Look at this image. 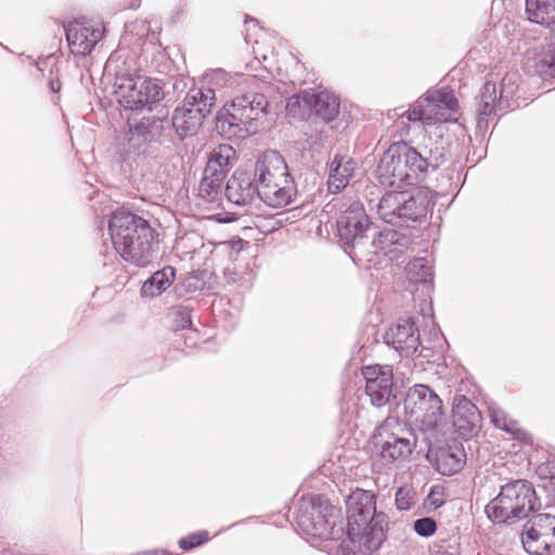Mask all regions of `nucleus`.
Wrapping results in <instances>:
<instances>
[{
    "instance_id": "10",
    "label": "nucleus",
    "mask_w": 555,
    "mask_h": 555,
    "mask_svg": "<svg viewBox=\"0 0 555 555\" xmlns=\"http://www.w3.org/2000/svg\"><path fill=\"white\" fill-rule=\"evenodd\" d=\"M409 420L422 431L436 429L443 421L444 410L440 397L427 385L411 387L404 401Z\"/></svg>"
},
{
    "instance_id": "35",
    "label": "nucleus",
    "mask_w": 555,
    "mask_h": 555,
    "mask_svg": "<svg viewBox=\"0 0 555 555\" xmlns=\"http://www.w3.org/2000/svg\"><path fill=\"white\" fill-rule=\"evenodd\" d=\"M399 242V234L393 230H385L379 233L378 240L376 242V245L378 248L387 256H396L397 255V248L391 249L388 248V243L398 244Z\"/></svg>"
},
{
    "instance_id": "4",
    "label": "nucleus",
    "mask_w": 555,
    "mask_h": 555,
    "mask_svg": "<svg viewBox=\"0 0 555 555\" xmlns=\"http://www.w3.org/2000/svg\"><path fill=\"white\" fill-rule=\"evenodd\" d=\"M255 175L258 179V195L268 206L282 208L292 203L296 186L280 153L264 152L256 163Z\"/></svg>"
},
{
    "instance_id": "26",
    "label": "nucleus",
    "mask_w": 555,
    "mask_h": 555,
    "mask_svg": "<svg viewBox=\"0 0 555 555\" xmlns=\"http://www.w3.org/2000/svg\"><path fill=\"white\" fill-rule=\"evenodd\" d=\"M176 278V270L173 267H165L156 271L149 280H146L141 287V295L143 297H157L162 295L173 283Z\"/></svg>"
},
{
    "instance_id": "1",
    "label": "nucleus",
    "mask_w": 555,
    "mask_h": 555,
    "mask_svg": "<svg viewBox=\"0 0 555 555\" xmlns=\"http://www.w3.org/2000/svg\"><path fill=\"white\" fill-rule=\"evenodd\" d=\"M114 249L120 257L138 267L150 263L157 233L144 218L125 210H115L108 222Z\"/></svg>"
},
{
    "instance_id": "40",
    "label": "nucleus",
    "mask_w": 555,
    "mask_h": 555,
    "mask_svg": "<svg viewBox=\"0 0 555 555\" xmlns=\"http://www.w3.org/2000/svg\"><path fill=\"white\" fill-rule=\"evenodd\" d=\"M543 67L552 68L555 67V53L541 60Z\"/></svg>"
},
{
    "instance_id": "28",
    "label": "nucleus",
    "mask_w": 555,
    "mask_h": 555,
    "mask_svg": "<svg viewBox=\"0 0 555 555\" xmlns=\"http://www.w3.org/2000/svg\"><path fill=\"white\" fill-rule=\"evenodd\" d=\"M224 177L211 176L204 169V176L198 185V196L206 203L220 205Z\"/></svg>"
},
{
    "instance_id": "27",
    "label": "nucleus",
    "mask_w": 555,
    "mask_h": 555,
    "mask_svg": "<svg viewBox=\"0 0 555 555\" xmlns=\"http://www.w3.org/2000/svg\"><path fill=\"white\" fill-rule=\"evenodd\" d=\"M528 20L540 25L555 23V0H526Z\"/></svg>"
},
{
    "instance_id": "16",
    "label": "nucleus",
    "mask_w": 555,
    "mask_h": 555,
    "mask_svg": "<svg viewBox=\"0 0 555 555\" xmlns=\"http://www.w3.org/2000/svg\"><path fill=\"white\" fill-rule=\"evenodd\" d=\"M369 218L360 203H352L337 219V232L347 244L363 237L369 228Z\"/></svg>"
},
{
    "instance_id": "29",
    "label": "nucleus",
    "mask_w": 555,
    "mask_h": 555,
    "mask_svg": "<svg viewBox=\"0 0 555 555\" xmlns=\"http://www.w3.org/2000/svg\"><path fill=\"white\" fill-rule=\"evenodd\" d=\"M479 113L481 115H490L493 112V105L498 99L496 86L493 80H487L483 85L480 95Z\"/></svg>"
},
{
    "instance_id": "32",
    "label": "nucleus",
    "mask_w": 555,
    "mask_h": 555,
    "mask_svg": "<svg viewBox=\"0 0 555 555\" xmlns=\"http://www.w3.org/2000/svg\"><path fill=\"white\" fill-rule=\"evenodd\" d=\"M521 76L517 70L506 72L501 80L500 96H514L518 90Z\"/></svg>"
},
{
    "instance_id": "30",
    "label": "nucleus",
    "mask_w": 555,
    "mask_h": 555,
    "mask_svg": "<svg viewBox=\"0 0 555 555\" xmlns=\"http://www.w3.org/2000/svg\"><path fill=\"white\" fill-rule=\"evenodd\" d=\"M278 40L269 35L261 36L253 46V52L258 60L267 61L274 56V44Z\"/></svg>"
},
{
    "instance_id": "20",
    "label": "nucleus",
    "mask_w": 555,
    "mask_h": 555,
    "mask_svg": "<svg viewBox=\"0 0 555 555\" xmlns=\"http://www.w3.org/2000/svg\"><path fill=\"white\" fill-rule=\"evenodd\" d=\"M224 193L231 203L243 206L254 201L258 189L247 173L234 172L225 185Z\"/></svg>"
},
{
    "instance_id": "8",
    "label": "nucleus",
    "mask_w": 555,
    "mask_h": 555,
    "mask_svg": "<svg viewBox=\"0 0 555 555\" xmlns=\"http://www.w3.org/2000/svg\"><path fill=\"white\" fill-rule=\"evenodd\" d=\"M268 106L261 93H247L232 100L227 114L219 118L217 127L228 139L244 138L251 131L253 122L262 116Z\"/></svg>"
},
{
    "instance_id": "21",
    "label": "nucleus",
    "mask_w": 555,
    "mask_h": 555,
    "mask_svg": "<svg viewBox=\"0 0 555 555\" xmlns=\"http://www.w3.org/2000/svg\"><path fill=\"white\" fill-rule=\"evenodd\" d=\"M466 463L462 446L441 447L435 452V467L441 475L451 476L459 473Z\"/></svg>"
},
{
    "instance_id": "24",
    "label": "nucleus",
    "mask_w": 555,
    "mask_h": 555,
    "mask_svg": "<svg viewBox=\"0 0 555 555\" xmlns=\"http://www.w3.org/2000/svg\"><path fill=\"white\" fill-rule=\"evenodd\" d=\"M356 169V163L351 158H344L335 156L332 162L330 176H328V190L333 193L344 190L350 179L352 178Z\"/></svg>"
},
{
    "instance_id": "42",
    "label": "nucleus",
    "mask_w": 555,
    "mask_h": 555,
    "mask_svg": "<svg viewBox=\"0 0 555 555\" xmlns=\"http://www.w3.org/2000/svg\"><path fill=\"white\" fill-rule=\"evenodd\" d=\"M223 77H224V74H223V73H218V74L216 75V78H223Z\"/></svg>"
},
{
    "instance_id": "39",
    "label": "nucleus",
    "mask_w": 555,
    "mask_h": 555,
    "mask_svg": "<svg viewBox=\"0 0 555 555\" xmlns=\"http://www.w3.org/2000/svg\"><path fill=\"white\" fill-rule=\"evenodd\" d=\"M49 87L52 92L57 93L62 89V82L60 81L59 78H54L49 81Z\"/></svg>"
},
{
    "instance_id": "22",
    "label": "nucleus",
    "mask_w": 555,
    "mask_h": 555,
    "mask_svg": "<svg viewBox=\"0 0 555 555\" xmlns=\"http://www.w3.org/2000/svg\"><path fill=\"white\" fill-rule=\"evenodd\" d=\"M478 421V409L472 401L462 398L455 403L452 422L461 436H470L476 429Z\"/></svg>"
},
{
    "instance_id": "9",
    "label": "nucleus",
    "mask_w": 555,
    "mask_h": 555,
    "mask_svg": "<svg viewBox=\"0 0 555 555\" xmlns=\"http://www.w3.org/2000/svg\"><path fill=\"white\" fill-rule=\"evenodd\" d=\"M115 87L117 101L130 111H151L165 95L156 79L143 75H120L116 78Z\"/></svg>"
},
{
    "instance_id": "25",
    "label": "nucleus",
    "mask_w": 555,
    "mask_h": 555,
    "mask_svg": "<svg viewBox=\"0 0 555 555\" xmlns=\"http://www.w3.org/2000/svg\"><path fill=\"white\" fill-rule=\"evenodd\" d=\"M490 417L496 428L508 433L514 439L524 444H532V436L526 429L520 427L519 423L511 418L503 410H492Z\"/></svg>"
},
{
    "instance_id": "38",
    "label": "nucleus",
    "mask_w": 555,
    "mask_h": 555,
    "mask_svg": "<svg viewBox=\"0 0 555 555\" xmlns=\"http://www.w3.org/2000/svg\"><path fill=\"white\" fill-rule=\"evenodd\" d=\"M437 525L433 518L425 517L414 522V530L423 537H430L436 532Z\"/></svg>"
},
{
    "instance_id": "17",
    "label": "nucleus",
    "mask_w": 555,
    "mask_h": 555,
    "mask_svg": "<svg viewBox=\"0 0 555 555\" xmlns=\"http://www.w3.org/2000/svg\"><path fill=\"white\" fill-rule=\"evenodd\" d=\"M338 514L339 511L328 500L317 496L312 501L310 524L306 526V529L312 535L325 539L332 533Z\"/></svg>"
},
{
    "instance_id": "14",
    "label": "nucleus",
    "mask_w": 555,
    "mask_h": 555,
    "mask_svg": "<svg viewBox=\"0 0 555 555\" xmlns=\"http://www.w3.org/2000/svg\"><path fill=\"white\" fill-rule=\"evenodd\" d=\"M65 33L70 52L86 56L102 40L105 27L98 22L74 21L66 26Z\"/></svg>"
},
{
    "instance_id": "13",
    "label": "nucleus",
    "mask_w": 555,
    "mask_h": 555,
    "mask_svg": "<svg viewBox=\"0 0 555 555\" xmlns=\"http://www.w3.org/2000/svg\"><path fill=\"white\" fill-rule=\"evenodd\" d=\"M521 542L532 555H555V516L539 514L526 527Z\"/></svg>"
},
{
    "instance_id": "41",
    "label": "nucleus",
    "mask_w": 555,
    "mask_h": 555,
    "mask_svg": "<svg viewBox=\"0 0 555 555\" xmlns=\"http://www.w3.org/2000/svg\"><path fill=\"white\" fill-rule=\"evenodd\" d=\"M147 555H171V554L165 550H156V551L150 552Z\"/></svg>"
},
{
    "instance_id": "18",
    "label": "nucleus",
    "mask_w": 555,
    "mask_h": 555,
    "mask_svg": "<svg viewBox=\"0 0 555 555\" xmlns=\"http://www.w3.org/2000/svg\"><path fill=\"white\" fill-rule=\"evenodd\" d=\"M385 341L400 353L409 356L417 350L420 335L414 322L410 319H404L389 327L385 334Z\"/></svg>"
},
{
    "instance_id": "37",
    "label": "nucleus",
    "mask_w": 555,
    "mask_h": 555,
    "mask_svg": "<svg viewBox=\"0 0 555 555\" xmlns=\"http://www.w3.org/2000/svg\"><path fill=\"white\" fill-rule=\"evenodd\" d=\"M414 504V491L409 487H400L396 492V505L401 511H408Z\"/></svg>"
},
{
    "instance_id": "5",
    "label": "nucleus",
    "mask_w": 555,
    "mask_h": 555,
    "mask_svg": "<svg viewBox=\"0 0 555 555\" xmlns=\"http://www.w3.org/2000/svg\"><path fill=\"white\" fill-rule=\"evenodd\" d=\"M371 442L384 464L401 465L411 459L418 438L406 424L388 417L375 428Z\"/></svg>"
},
{
    "instance_id": "33",
    "label": "nucleus",
    "mask_w": 555,
    "mask_h": 555,
    "mask_svg": "<svg viewBox=\"0 0 555 555\" xmlns=\"http://www.w3.org/2000/svg\"><path fill=\"white\" fill-rule=\"evenodd\" d=\"M446 488L441 485H435L431 487L428 495L426 496L424 506L428 512L436 511L446 503Z\"/></svg>"
},
{
    "instance_id": "15",
    "label": "nucleus",
    "mask_w": 555,
    "mask_h": 555,
    "mask_svg": "<svg viewBox=\"0 0 555 555\" xmlns=\"http://www.w3.org/2000/svg\"><path fill=\"white\" fill-rule=\"evenodd\" d=\"M362 375L365 379V392L372 404L385 405L393 389V370L390 365H366L362 367Z\"/></svg>"
},
{
    "instance_id": "3",
    "label": "nucleus",
    "mask_w": 555,
    "mask_h": 555,
    "mask_svg": "<svg viewBox=\"0 0 555 555\" xmlns=\"http://www.w3.org/2000/svg\"><path fill=\"white\" fill-rule=\"evenodd\" d=\"M428 162L405 142L392 143L383 154L376 178L384 186L401 189L420 186L427 172Z\"/></svg>"
},
{
    "instance_id": "6",
    "label": "nucleus",
    "mask_w": 555,
    "mask_h": 555,
    "mask_svg": "<svg viewBox=\"0 0 555 555\" xmlns=\"http://www.w3.org/2000/svg\"><path fill=\"white\" fill-rule=\"evenodd\" d=\"M431 203L433 193L428 188L412 186L385 193L377 212L387 223L404 224L425 218Z\"/></svg>"
},
{
    "instance_id": "34",
    "label": "nucleus",
    "mask_w": 555,
    "mask_h": 555,
    "mask_svg": "<svg viewBox=\"0 0 555 555\" xmlns=\"http://www.w3.org/2000/svg\"><path fill=\"white\" fill-rule=\"evenodd\" d=\"M538 474L543 480V487L555 494V459L541 464Z\"/></svg>"
},
{
    "instance_id": "31",
    "label": "nucleus",
    "mask_w": 555,
    "mask_h": 555,
    "mask_svg": "<svg viewBox=\"0 0 555 555\" xmlns=\"http://www.w3.org/2000/svg\"><path fill=\"white\" fill-rule=\"evenodd\" d=\"M210 539L211 535L208 530H198L181 538L178 544L181 550L188 552L206 544Z\"/></svg>"
},
{
    "instance_id": "12",
    "label": "nucleus",
    "mask_w": 555,
    "mask_h": 555,
    "mask_svg": "<svg viewBox=\"0 0 555 555\" xmlns=\"http://www.w3.org/2000/svg\"><path fill=\"white\" fill-rule=\"evenodd\" d=\"M216 94L212 88L193 90L183 104L175 109L172 126L181 138L195 134L205 117L215 105Z\"/></svg>"
},
{
    "instance_id": "19",
    "label": "nucleus",
    "mask_w": 555,
    "mask_h": 555,
    "mask_svg": "<svg viewBox=\"0 0 555 555\" xmlns=\"http://www.w3.org/2000/svg\"><path fill=\"white\" fill-rule=\"evenodd\" d=\"M302 100L324 121H332L339 115L340 100L333 92L327 90L306 92Z\"/></svg>"
},
{
    "instance_id": "2",
    "label": "nucleus",
    "mask_w": 555,
    "mask_h": 555,
    "mask_svg": "<svg viewBox=\"0 0 555 555\" xmlns=\"http://www.w3.org/2000/svg\"><path fill=\"white\" fill-rule=\"evenodd\" d=\"M347 534L351 542L365 551L376 548L384 535L387 516L376 512V494L363 490H353L347 499Z\"/></svg>"
},
{
    "instance_id": "36",
    "label": "nucleus",
    "mask_w": 555,
    "mask_h": 555,
    "mask_svg": "<svg viewBox=\"0 0 555 555\" xmlns=\"http://www.w3.org/2000/svg\"><path fill=\"white\" fill-rule=\"evenodd\" d=\"M408 274L415 281H425L430 275V268L426 266L424 259H415L406 266Z\"/></svg>"
},
{
    "instance_id": "11",
    "label": "nucleus",
    "mask_w": 555,
    "mask_h": 555,
    "mask_svg": "<svg viewBox=\"0 0 555 555\" xmlns=\"http://www.w3.org/2000/svg\"><path fill=\"white\" fill-rule=\"evenodd\" d=\"M457 109L459 102L454 92L449 88H440L420 98L404 115L410 121L433 125L457 120Z\"/></svg>"
},
{
    "instance_id": "7",
    "label": "nucleus",
    "mask_w": 555,
    "mask_h": 555,
    "mask_svg": "<svg viewBox=\"0 0 555 555\" xmlns=\"http://www.w3.org/2000/svg\"><path fill=\"white\" fill-rule=\"evenodd\" d=\"M535 492L531 483L516 480L501 488L500 493L487 506L486 513L494 522L526 517L534 511Z\"/></svg>"
},
{
    "instance_id": "23",
    "label": "nucleus",
    "mask_w": 555,
    "mask_h": 555,
    "mask_svg": "<svg viewBox=\"0 0 555 555\" xmlns=\"http://www.w3.org/2000/svg\"><path fill=\"white\" fill-rule=\"evenodd\" d=\"M236 160V151L229 144H220L208 156L205 170L211 176L227 177Z\"/></svg>"
}]
</instances>
